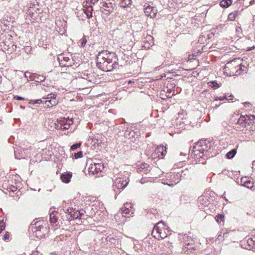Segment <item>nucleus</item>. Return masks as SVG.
Wrapping results in <instances>:
<instances>
[{
  "label": "nucleus",
  "instance_id": "f257e3e1",
  "mask_svg": "<svg viewBox=\"0 0 255 255\" xmlns=\"http://www.w3.org/2000/svg\"><path fill=\"white\" fill-rule=\"evenodd\" d=\"M215 148V142L212 140L202 139L193 146L190 155L197 161L200 162L201 159L205 160L208 157L215 156L217 153L216 152H214Z\"/></svg>",
  "mask_w": 255,
  "mask_h": 255
},
{
  "label": "nucleus",
  "instance_id": "f03ea898",
  "mask_svg": "<svg viewBox=\"0 0 255 255\" xmlns=\"http://www.w3.org/2000/svg\"><path fill=\"white\" fill-rule=\"evenodd\" d=\"M171 234V231L162 222H159L154 227L152 235L156 239H163Z\"/></svg>",
  "mask_w": 255,
  "mask_h": 255
},
{
  "label": "nucleus",
  "instance_id": "7ed1b4c3",
  "mask_svg": "<svg viewBox=\"0 0 255 255\" xmlns=\"http://www.w3.org/2000/svg\"><path fill=\"white\" fill-rule=\"evenodd\" d=\"M180 246L182 249L181 253L187 255L194 253L196 250L194 241L191 237L186 235H185L183 238V240L181 241Z\"/></svg>",
  "mask_w": 255,
  "mask_h": 255
},
{
  "label": "nucleus",
  "instance_id": "20e7f679",
  "mask_svg": "<svg viewBox=\"0 0 255 255\" xmlns=\"http://www.w3.org/2000/svg\"><path fill=\"white\" fill-rule=\"evenodd\" d=\"M43 222L39 221L32 222L30 230L35 234V236L39 239L44 238L47 232V229L43 225Z\"/></svg>",
  "mask_w": 255,
  "mask_h": 255
},
{
  "label": "nucleus",
  "instance_id": "39448f33",
  "mask_svg": "<svg viewBox=\"0 0 255 255\" xmlns=\"http://www.w3.org/2000/svg\"><path fill=\"white\" fill-rule=\"evenodd\" d=\"M97 65L99 69L106 72L112 71L118 68L119 66L118 62L116 60L113 61L112 58L105 60L103 62H97Z\"/></svg>",
  "mask_w": 255,
  "mask_h": 255
},
{
  "label": "nucleus",
  "instance_id": "423d86ee",
  "mask_svg": "<svg viewBox=\"0 0 255 255\" xmlns=\"http://www.w3.org/2000/svg\"><path fill=\"white\" fill-rule=\"evenodd\" d=\"M128 181L123 178H118L114 181L113 187L115 192V198L128 185Z\"/></svg>",
  "mask_w": 255,
  "mask_h": 255
},
{
  "label": "nucleus",
  "instance_id": "0eeeda50",
  "mask_svg": "<svg viewBox=\"0 0 255 255\" xmlns=\"http://www.w3.org/2000/svg\"><path fill=\"white\" fill-rule=\"evenodd\" d=\"M236 61L233 60L228 62L225 65V72L229 74L230 76L234 75V74H240L238 73V70H242V67L241 65H236Z\"/></svg>",
  "mask_w": 255,
  "mask_h": 255
},
{
  "label": "nucleus",
  "instance_id": "6e6552de",
  "mask_svg": "<svg viewBox=\"0 0 255 255\" xmlns=\"http://www.w3.org/2000/svg\"><path fill=\"white\" fill-rule=\"evenodd\" d=\"M188 169L186 168L184 170H181V172H177L171 174L167 176L168 182L166 183L169 186H173L178 183L181 180L182 174L185 175Z\"/></svg>",
  "mask_w": 255,
  "mask_h": 255
},
{
  "label": "nucleus",
  "instance_id": "1a4fd4ad",
  "mask_svg": "<svg viewBox=\"0 0 255 255\" xmlns=\"http://www.w3.org/2000/svg\"><path fill=\"white\" fill-rule=\"evenodd\" d=\"M103 164L92 161L88 168V171L90 174L95 175L101 172L104 169Z\"/></svg>",
  "mask_w": 255,
  "mask_h": 255
},
{
  "label": "nucleus",
  "instance_id": "9d476101",
  "mask_svg": "<svg viewBox=\"0 0 255 255\" xmlns=\"http://www.w3.org/2000/svg\"><path fill=\"white\" fill-rule=\"evenodd\" d=\"M114 58L116 60V57L114 53H110L107 51H103L100 52L97 57V62H103L105 60H108Z\"/></svg>",
  "mask_w": 255,
  "mask_h": 255
},
{
  "label": "nucleus",
  "instance_id": "9b49d317",
  "mask_svg": "<svg viewBox=\"0 0 255 255\" xmlns=\"http://www.w3.org/2000/svg\"><path fill=\"white\" fill-rule=\"evenodd\" d=\"M247 118V115L241 116L239 119L237 123L234 126V128L238 131H243L246 127L247 122L246 119Z\"/></svg>",
  "mask_w": 255,
  "mask_h": 255
},
{
  "label": "nucleus",
  "instance_id": "f8f14e48",
  "mask_svg": "<svg viewBox=\"0 0 255 255\" xmlns=\"http://www.w3.org/2000/svg\"><path fill=\"white\" fill-rule=\"evenodd\" d=\"M58 60L61 67H70L74 64L73 59L63 55H60L58 57Z\"/></svg>",
  "mask_w": 255,
  "mask_h": 255
},
{
  "label": "nucleus",
  "instance_id": "ddd939ff",
  "mask_svg": "<svg viewBox=\"0 0 255 255\" xmlns=\"http://www.w3.org/2000/svg\"><path fill=\"white\" fill-rule=\"evenodd\" d=\"M166 152V149H164L163 146H159L155 149L154 152L152 153V156L154 158L158 157L162 158Z\"/></svg>",
  "mask_w": 255,
  "mask_h": 255
},
{
  "label": "nucleus",
  "instance_id": "4468645a",
  "mask_svg": "<svg viewBox=\"0 0 255 255\" xmlns=\"http://www.w3.org/2000/svg\"><path fill=\"white\" fill-rule=\"evenodd\" d=\"M157 12V10L156 8L149 5L144 8V13L145 15L151 18H154L156 15Z\"/></svg>",
  "mask_w": 255,
  "mask_h": 255
},
{
  "label": "nucleus",
  "instance_id": "2eb2a0df",
  "mask_svg": "<svg viewBox=\"0 0 255 255\" xmlns=\"http://www.w3.org/2000/svg\"><path fill=\"white\" fill-rule=\"evenodd\" d=\"M175 84L173 83H168L166 87H164L168 98H171L174 95V88Z\"/></svg>",
  "mask_w": 255,
  "mask_h": 255
},
{
  "label": "nucleus",
  "instance_id": "dca6fc26",
  "mask_svg": "<svg viewBox=\"0 0 255 255\" xmlns=\"http://www.w3.org/2000/svg\"><path fill=\"white\" fill-rule=\"evenodd\" d=\"M137 166V171L139 173L146 174L149 171V166L147 163H142Z\"/></svg>",
  "mask_w": 255,
  "mask_h": 255
},
{
  "label": "nucleus",
  "instance_id": "f3484780",
  "mask_svg": "<svg viewBox=\"0 0 255 255\" xmlns=\"http://www.w3.org/2000/svg\"><path fill=\"white\" fill-rule=\"evenodd\" d=\"M72 177V173L71 172H64L61 174L60 179L62 181L65 183H68L70 182Z\"/></svg>",
  "mask_w": 255,
  "mask_h": 255
},
{
  "label": "nucleus",
  "instance_id": "a211bd4d",
  "mask_svg": "<svg viewBox=\"0 0 255 255\" xmlns=\"http://www.w3.org/2000/svg\"><path fill=\"white\" fill-rule=\"evenodd\" d=\"M63 211L65 214H68V217H66L68 221H69L71 218L77 219L78 218V216H76L75 214H73V212H74V210H73L72 208H68L63 209Z\"/></svg>",
  "mask_w": 255,
  "mask_h": 255
},
{
  "label": "nucleus",
  "instance_id": "6ab92c4d",
  "mask_svg": "<svg viewBox=\"0 0 255 255\" xmlns=\"http://www.w3.org/2000/svg\"><path fill=\"white\" fill-rule=\"evenodd\" d=\"M241 184L245 187L249 188L252 189L254 187L253 183L251 181V180L247 179L246 177L242 178L241 180Z\"/></svg>",
  "mask_w": 255,
  "mask_h": 255
},
{
  "label": "nucleus",
  "instance_id": "aec40b11",
  "mask_svg": "<svg viewBox=\"0 0 255 255\" xmlns=\"http://www.w3.org/2000/svg\"><path fill=\"white\" fill-rule=\"evenodd\" d=\"M49 219L51 224L54 226H57L58 225V217L56 215V213L54 212H52L49 215Z\"/></svg>",
  "mask_w": 255,
  "mask_h": 255
},
{
  "label": "nucleus",
  "instance_id": "412c9836",
  "mask_svg": "<svg viewBox=\"0 0 255 255\" xmlns=\"http://www.w3.org/2000/svg\"><path fill=\"white\" fill-rule=\"evenodd\" d=\"M229 232H230V231L226 228H224V229H222L219 233L217 240H218L219 241L224 240L225 238V237H223V236H225V234H228Z\"/></svg>",
  "mask_w": 255,
  "mask_h": 255
},
{
  "label": "nucleus",
  "instance_id": "4be33fe9",
  "mask_svg": "<svg viewBox=\"0 0 255 255\" xmlns=\"http://www.w3.org/2000/svg\"><path fill=\"white\" fill-rule=\"evenodd\" d=\"M31 76H32V77L31 78V80H34L36 82H43L44 81L45 79V77L37 75L35 73L32 74Z\"/></svg>",
  "mask_w": 255,
  "mask_h": 255
},
{
  "label": "nucleus",
  "instance_id": "5701e85b",
  "mask_svg": "<svg viewBox=\"0 0 255 255\" xmlns=\"http://www.w3.org/2000/svg\"><path fill=\"white\" fill-rule=\"evenodd\" d=\"M247 243L249 247L248 249L249 250L253 248L255 249V237L249 238Z\"/></svg>",
  "mask_w": 255,
  "mask_h": 255
},
{
  "label": "nucleus",
  "instance_id": "b1692460",
  "mask_svg": "<svg viewBox=\"0 0 255 255\" xmlns=\"http://www.w3.org/2000/svg\"><path fill=\"white\" fill-rule=\"evenodd\" d=\"M58 101L57 100H46L44 102V104L45 105V107L47 108H50L51 107H52L53 106H55L57 104Z\"/></svg>",
  "mask_w": 255,
  "mask_h": 255
},
{
  "label": "nucleus",
  "instance_id": "393cba45",
  "mask_svg": "<svg viewBox=\"0 0 255 255\" xmlns=\"http://www.w3.org/2000/svg\"><path fill=\"white\" fill-rule=\"evenodd\" d=\"M120 211L121 212V214H123V216L126 217L127 215L131 216L133 214L132 211H131L130 209H124V208H122L120 209Z\"/></svg>",
  "mask_w": 255,
  "mask_h": 255
},
{
  "label": "nucleus",
  "instance_id": "a878e982",
  "mask_svg": "<svg viewBox=\"0 0 255 255\" xmlns=\"http://www.w3.org/2000/svg\"><path fill=\"white\" fill-rule=\"evenodd\" d=\"M83 10L84 13L86 14L87 17L88 18H90L92 16V6H89L88 8H87L86 9H84Z\"/></svg>",
  "mask_w": 255,
  "mask_h": 255
},
{
  "label": "nucleus",
  "instance_id": "bb28decb",
  "mask_svg": "<svg viewBox=\"0 0 255 255\" xmlns=\"http://www.w3.org/2000/svg\"><path fill=\"white\" fill-rule=\"evenodd\" d=\"M232 3V0H222L220 4L222 7H229Z\"/></svg>",
  "mask_w": 255,
  "mask_h": 255
},
{
  "label": "nucleus",
  "instance_id": "cd10ccee",
  "mask_svg": "<svg viewBox=\"0 0 255 255\" xmlns=\"http://www.w3.org/2000/svg\"><path fill=\"white\" fill-rule=\"evenodd\" d=\"M131 0H122L120 3V5L123 7H128L131 4Z\"/></svg>",
  "mask_w": 255,
  "mask_h": 255
},
{
  "label": "nucleus",
  "instance_id": "c85d7f7f",
  "mask_svg": "<svg viewBox=\"0 0 255 255\" xmlns=\"http://www.w3.org/2000/svg\"><path fill=\"white\" fill-rule=\"evenodd\" d=\"M236 153L237 149H233L226 154V156L228 159H232L235 156Z\"/></svg>",
  "mask_w": 255,
  "mask_h": 255
},
{
  "label": "nucleus",
  "instance_id": "c756f323",
  "mask_svg": "<svg viewBox=\"0 0 255 255\" xmlns=\"http://www.w3.org/2000/svg\"><path fill=\"white\" fill-rule=\"evenodd\" d=\"M246 121L247 122V123H246V127H245L246 128H249V127H250L251 125H253V119H252V118L250 116H249L247 115V119H246Z\"/></svg>",
  "mask_w": 255,
  "mask_h": 255
},
{
  "label": "nucleus",
  "instance_id": "7c9ffc66",
  "mask_svg": "<svg viewBox=\"0 0 255 255\" xmlns=\"http://www.w3.org/2000/svg\"><path fill=\"white\" fill-rule=\"evenodd\" d=\"M166 90H165L164 88H163V89L161 90L159 94V96L161 98V99L163 100H165L167 98H168L167 97V93L166 92Z\"/></svg>",
  "mask_w": 255,
  "mask_h": 255
},
{
  "label": "nucleus",
  "instance_id": "2f4dec72",
  "mask_svg": "<svg viewBox=\"0 0 255 255\" xmlns=\"http://www.w3.org/2000/svg\"><path fill=\"white\" fill-rule=\"evenodd\" d=\"M237 13V11L230 13L228 15V20L229 21H234L236 17Z\"/></svg>",
  "mask_w": 255,
  "mask_h": 255
},
{
  "label": "nucleus",
  "instance_id": "473e14b6",
  "mask_svg": "<svg viewBox=\"0 0 255 255\" xmlns=\"http://www.w3.org/2000/svg\"><path fill=\"white\" fill-rule=\"evenodd\" d=\"M103 6L104 7L109 8V9L108 10H107L109 12L112 11L114 9V8L113 7L112 3H111V2H109V3L104 2L103 4Z\"/></svg>",
  "mask_w": 255,
  "mask_h": 255
},
{
  "label": "nucleus",
  "instance_id": "72a5a7b5",
  "mask_svg": "<svg viewBox=\"0 0 255 255\" xmlns=\"http://www.w3.org/2000/svg\"><path fill=\"white\" fill-rule=\"evenodd\" d=\"M59 123H60V125H61L62 127L65 124H67L68 120L66 119L65 118H61L57 120Z\"/></svg>",
  "mask_w": 255,
  "mask_h": 255
},
{
  "label": "nucleus",
  "instance_id": "f704fd0d",
  "mask_svg": "<svg viewBox=\"0 0 255 255\" xmlns=\"http://www.w3.org/2000/svg\"><path fill=\"white\" fill-rule=\"evenodd\" d=\"M224 215L223 214H218L215 219H216V221L218 222V223H219V220L220 221H223L224 220Z\"/></svg>",
  "mask_w": 255,
  "mask_h": 255
},
{
  "label": "nucleus",
  "instance_id": "c9c22d12",
  "mask_svg": "<svg viewBox=\"0 0 255 255\" xmlns=\"http://www.w3.org/2000/svg\"><path fill=\"white\" fill-rule=\"evenodd\" d=\"M15 153V158L17 159H20V158H25V157H24L23 155V154H21L19 152H18L17 150L14 151Z\"/></svg>",
  "mask_w": 255,
  "mask_h": 255
},
{
  "label": "nucleus",
  "instance_id": "e433bc0d",
  "mask_svg": "<svg viewBox=\"0 0 255 255\" xmlns=\"http://www.w3.org/2000/svg\"><path fill=\"white\" fill-rule=\"evenodd\" d=\"M134 132L132 130H127L125 133V135L126 137L130 138L129 135L131 134L132 136H133Z\"/></svg>",
  "mask_w": 255,
  "mask_h": 255
},
{
  "label": "nucleus",
  "instance_id": "4c0bfd02",
  "mask_svg": "<svg viewBox=\"0 0 255 255\" xmlns=\"http://www.w3.org/2000/svg\"><path fill=\"white\" fill-rule=\"evenodd\" d=\"M224 99L227 100L228 101L232 100V99H229L228 98H227L226 95H225V96H223V97H217L215 99V100H216V101H217V100L222 101V100H224Z\"/></svg>",
  "mask_w": 255,
  "mask_h": 255
},
{
  "label": "nucleus",
  "instance_id": "58836bf2",
  "mask_svg": "<svg viewBox=\"0 0 255 255\" xmlns=\"http://www.w3.org/2000/svg\"><path fill=\"white\" fill-rule=\"evenodd\" d=\"M81 145V142H79V143H76L75 144H73L71 146V150H75L76 149L79 148L80 147Z\"/></svg>",
  "mask_w": 255,
  "mask_h": 255
},
{
  "label": "nucleus",
  "instance_id": "ea45409f",
  "mask_svg": "<svg viewBox=\"0 0 255 255\" xmlns=\"http://www.w3.org/2000/svg\"><path fill=\"white\" fill-rule=\"evenodd\" d=\"M56 95H55V94L51 93V94H49L47 95V99L50 100L54 101V100H56Z\"/></svg>",
  "mask_w": 255,
  "mask_h": 255
},
{
  "label": "nucleus",
  "instance_id": "a19ab883",
  "mask_svg": "<svg viewBox=\"0 0 255 255\" xmlns=\"http://www.w3.org/2000/svg\"><path fill=\"white\" fill-rule=\"evenodd\" d=\"M5 227V223H4L3 221H0V234L2 232L3 230H4Z\"/></svg>",
  "mask_w": 255,
  "mask_h": 255
},
{
  "label": "nucleus",
  "instance_id": "79ce46f5",
  "mask_svg": "<svg viewBox=\"0 0 255 255\" xmlns=\"http://www.w3.org/2000/svg\"><path fill=\"white\" fill-rule=\"evenodd\" d=\"M83 156V152L82 151H80L77 153L74 154V157L76 159H78L79 158H81Z\"/></svg>",
  "mask_w": 255,
  "mask_h": 255
},
{
  "label": "nucleus",
  "instance_id": "37998d69",
  "mask_svg": "<svg viewBox=\"0 0 255 255\" xmlns=\"http://www.w3.org/2000/svg\"><path fill=\"white\" fill-rule=\"evenodd\" d=\"M55 128L57 129H62V128L61 125H60V123H59L58 120L56 121V122L55 123Z\"/></svg>",
  "mask_w": 255,
  "mask_h": 255
},
{
  "label": "nucleus",
  "instance_id": "c03bdc74",
  "mask_svg": "<svg viewBox=\"0 0 255 255\" xmlns=\"http://www.w3.org/2000/svg\"><path fill=\"white\" fill-rule=\"evenodd\" d=\"M87 43V40L85 37H83L82 39V41L81 42V46L83 47L85 46L86 44Z\"/></svg>",
  "mask_w": 255,
  "mask_h": 255
},
{
  "label": "nucleus",
  "instance_id": "a18cd8bd",
  "mask_svg": "<svg viewBox=\"0 0 255 255\" xmlns=\"http://www.w3.org/2000/svg\"><path fill=\"white\" fill-rule=\"evenodd\" d=\"M70 124H65L64 125H63V126L62 127V128L61 130H66V129H68L69 128H70Z\"/></svg>",
  "mask_w": 255,
  "mask_h": 255
},
{
  "label": "nucleus",
  "instance_id": "49530a36",
  "mask_svg": "<svg viewBox=\"0 0 255 255\" xmlns=\"http://www.w3.org/2000/svg\"><path fill=\"white\" fill-rule=\"evenodd\" d=\"M212 83L213 84V87L215 89L218 88L220 87L219 84H218L215 81H212Z\"/></svg>",
  "mask_w": 255,
  "mask_h": 255
},
{
  "label": "nucleus",
  "instance_id": "de8ad7c7",
  "mask_svg": "<svg viewBox=\"0 0 255 255\" xmlns=\"http://www.w3.org/2000/svg\"><path fill=\"white\" fill-rule=\"evenodd\" d=\"M14 99L20 101V100H24V98H23V97H22L21 96L16 95L14 97Z\"/></svg>",
  "mask_w": 255,
  "mask_h": 255
},
{
  "label": "nucleus",
  "instance_id": "09e8293b",
  "mask_svg": "<svg viewBox=\"0 0 255 255\" xmlns=\"http://www.w3.org/2000/svg\"><path fill=\"white\" fill-rule=\"evenodd\" d=\"M124 209H129L131 208V204L130 203H126L124 204Z\"/></svg>",
  "mask_w": 255,
  "mask_h": 255
},
{
  "label": "nucleus",
  "instance_id": "8fccbe9b",
  "mask_svg": "<svg viewBox=\"0 0 255 255\" xmlns=\"http://www.w3.org/2000/svg\"><path fill=\"white\" fill-rule=\"evenodd\" d=\"M9 233L8 232H6L5 235L3 236V240L4 241L6 240L9 238Z\"/></svg>",
  "mask_w": 255,
  "mask_h": 255
},
{
  "label": "nucleus",
  "instance_id": "3c124183",
  "mask_svg": "<svg viewBox=\"0 0 255 255\" xmlns=\"http://www.w3.org/2000/svg\"><path fill=\"white\" fill-rule=\"evenodd\" d=\"M32 75V74H31V73H30L29 72H26L24 73V75L26 77H27V76L29 75L30 80H31V78L32 77V76H31Z\"/></svg>",
  "mask_w": 255,
  "mask_h": 255
},
{
  "label": "nucleus",
  "instance_id": "603ef678",
  "mask_svg": "<svg viewBox=\"0 0 255 255\" xmlns=\"http://www.w3.org/2000/svg\"><path fill=\"white\" fill-rule=\"evenodd\" d=\"M42 103L43 101L41 99L36 100L33 102V104H41Z\"/></svg>",
  "mask_w": 255,
  "mask_h": 255
},
{
  "label": "nucleus",
  "instance_id": "864d4df0",
  "mask_svg": "<svg viewBox=\"0 0 255 255\" xmlns=\"http://www.w3.org/2000/svg\"><path fill=\"white\" fill-rule=\"evenodd\" d=\"M78 214L80 216H81L82 215H83L84 214V213H85V211H84V210H82V211H78Z\"/></svg>",
  "mask_w": 255,
  "mask_h": 255
},
{
  "label": "nucleus",
  "instance_id": "5fc2aeb1",
  "mask_svg": "<svg viewBox=\"0 0 255 255\" xmlns=\"http://www.w3.org/2000/svg\"><path fill=\"white\" fill-rule=\"evenodd\" d=\"M42 255L41 254H40V253H39L37 251H36V252H33L31 255Z\"/></svg>",
  "mask_w": 255,
  "mask_h": 255
},
{
  "label": "nucleus",
  "instance_id": "6e6d98bb",
  "mask_svg": "<svg viewBox=\"0 0 255 255\" xmlns=\"http://www.w3.org/2000/svg\"><path fill=\"white\" fill-rule=\"evenodd\" d=\"M244 105L245 107L249 108L250 106V103L249 102H245V103H244Z\"/></svg>",
  "mask_w": 255,
  "mask_h": 255
},
{
  "label": "nucleus",
  "instance_id": "4d7b16f0",
  "mask_svg": "<svg viewBox=\"0 0 255 255\" xmlns=\"http://www.w3.org/2000/svg\"><path fill=\"white\" fill-rule=\"evenodd\" d=\"M16 189V188L14 186H12V188L10 189V190L12 191V192H14V191H15Z\"/></svg>",
  "mask_w": 255,
  "mask_h": 255
},
{
  "label": "nucleus",
  "instance_id": "13d9d810",
  "mask_svg": "<svg viewBox=\"0 0 255 255\" xmlns=\"http://www.w3.org/2000/svg\"><path fill=\"white\" fill-rule=\"evenodd\" d=\"M73 214H75L76 216H78V217L80 216L78 214V210H77L76 212H74Z\"/></svg>",
  "mask_w": 255,
  "mask_h": 255
},
{
  "label": "nucleus",
  "instance_id": "bf43d9fd",
  "mask_svg": "<svg viewBox=\"0 0 255 255\" xmlns=\"http://www.w3.org/2000/svg\"><path fill=\"white\" fill-rule=\"evenodd\" d=\"M251 117L252 118V119H253V121H254V120H255V116H254V115H251Z\"/></svg>",
  "mask_w": 255,
  "mask_h": 255
},
{
  "label": "nucleus",
  "instance_id": "052dcab7",
  "mask_svg": "<svg viewBox=\"0 0 255 255\" xmlns=\"http://www.w3.org/2000/svg\"><path fill=\"white\" fill-rule=\"evenodd\" d=\"M254 2H255V0H251V1L250 2V4H253Z\"/></svg>",
  "mask_w": 255,
  "mask_h": 255
},
{
  "label": "nucleus",
  "instance_id": "680f3d73",
  "mask_svg": "<svg viewBox=\"0 0 255 255\" xmlns=\"http://www.w3.org/2000/svg\"><path fill=\"white\" fill-rule=\"evenodd\" d=\"M68 120H69V122H70L68 124H70V125H71V124H72L73 123L72 119H71V120L69 119Z\"/></svg>",
  "mask_w": 255,
  "mask_h": 255
},
{
  "label": "nucleus",
  "instance_id": "e2e57ef3",
  "mask_svg": "<svg viewBox=\"0 0 255 255\" xmlns=\"http://www.w3.org/2000/svg\"><path fill=\"white\" fill-rule=\"evenodd\" d=\"M227 98H228L229 99H233V96H232V95H230V96H229V97H227Z\"/></svg>",
  "mask_w": 255,
  "mask_h": 255
},
{
  "label": "nucleus",
  "instance_id": "0e129e2a",
  "mask_svg": "<svg viewBox=\"0 0 255 255\" xmlns=\"http://www.w3.org/2000/svg\"><path fill=\"white\" fill-rule=\"evenodd\" d=\"M223 237H225V238H227L228 237V234H225V236H223Z\"/></svg>",
  "mask_w": 255,
  "mask_h": 255
},
{
  "label": "nucleus",
  "instance_id": "69168bd1",
  "mask_svg": "<svg viewBox=\"0 0 255 255\" xmlns=\"http://www.w3.org/2000/svg\"><path fill=\"white\" fill-rule=\"evenodd\" d=\"M23 151H24V152H27L28 151V149H23Z\"/></svg>",
  "mask_w": 255,
  "mask_h": 255
},
{
  "label": "nucleus",
  "instance_id": "338daca9",
  "mask_svg": "<svg viewBox=\"0 0 255 255\" xmlns=\"http://www.w3.org/2000/svg\"><path fill=\"white\" fill-rule=\"evenodd\" d=\"M253 165H255V161H254L253 162Z\"/></svg>",
  "mask_w": 255,
  "mask_h": 255
},
{
  "label": "nucleus",
  "instance_id": "774afa93",
  "mask_svg": "<svg viewBox=\"0 0 255 255\" xmlns=\"http://www.w3.org/2000/svg\"><path fill=\"white\" fill-rule=\"evenodd\" d=\"M128 83H131V81L130 80H129L128 82Z\"/></svg>",
  "mask_w": 255,
  "mask_h": 255
}]
</instances>
